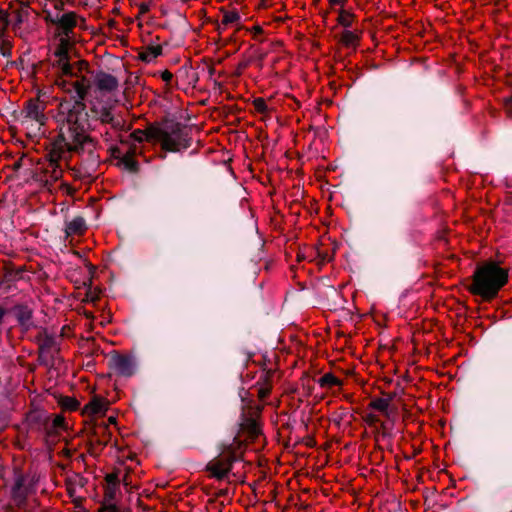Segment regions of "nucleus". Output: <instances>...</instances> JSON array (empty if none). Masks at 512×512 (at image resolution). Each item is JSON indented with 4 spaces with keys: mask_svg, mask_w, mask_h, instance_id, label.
<instances>
[{
    "mask_svg": "<svg viewBox=\"0 0 512 512\" xmlns=\"http://www.w3.org/2000/svg\"><path fill=\"white\" fill-rule=\"evenodd\" d=\"M505 110L508 115L512 119V96L505 101Z\"/></svg>",
    "mask_w": 512,
    "mask_h": 512,
    "instance_id": "nucleus-34",
    "label": "nucleus"
},
{
    "mask_svg": "<svg viewBox=\"0 0 512 512\" xmlns=\"http://www.w3.org/2000/svg\"><path fill=\"white\" fill-rule=\"evenodd\" d=\"M86 316H87L88 318L92 317V316H91V313H86Z\"/></svg>",
    "mask_w": 512,
    "mask_h": 512,
    "instance_id": "nucleus-43",
    "label": "nucleus"
},
{
    "mask_svg": "<svg viewBox=\"0 0 512 512\" xmlns=\"http://www.w3.org/2000/svg\"><path fill=\"white\" fill-rule=\"evenodd\" d=\"M27 496V489L24 487L23 479L18 478L12 489V497L18 503H22Z\"/></svg>",
    "mask_w": 512,
    "mask_h": 512,
    "instance_id": "nucleus-16",
    "label": "nucleus"
},
{
    "mask_svg": "<svg viewBox=\"0 0 512 512\" xmlns=\"http://www.w3.org/2000/svg\"><path fill=\"white\" fill-rule=\"evenodd\" d=\"M331 249H330V252L329 251H322V256H321V259H322V265L325 263V262H330L333 257H334V254H335V251L337 249V243L336 242H331Z\"/></svg>",
    "mask_w": 512,
    "mask_h": 512,
    "instance_id": "nucleus-28",
    "label": "nucleus"
},
{
    "mask_svg": "<svg viewBox=\"0 0 512 512\" xmlns=\"http://www.w3.org/2000/svg\"><path fill=\"white\" fill-rule=\"evenodd\" d=\"M86 230V223L82 217H75L66 223L65 232L67 236L80 235Z\"/></svg>",
    "mask_w": 512,
    "mask_h": 512,
    "instance_id": "nucleus-13",
    "label": "nucleus"
},
{
    "mask_svg": "<svg viewBox=\"0 0 512 512\" xmlns=\"http://www.w3.org/2000/svg\"><path fill=\"white\" fill-rule=\"evenodd\" d=\"M367 421H368V423L372 424V423L377 422V421H378V418H377V416H375V415H369V416H368V420H367Z\"/></svg>",
    "mask_w": 512,
    "mask_h": 512,
    "instance_id": "nucleus-38",
    "label": "nucleus"
},
{
    "mask_svg": "<svg viewBox=\"0 0 512 512\" xmlns=\"http://www.w3.org/2000/svg\"><path fill=\"white\" fill-rule=\"evenodd\" d=\"M83 100L64 98L58 105L55 115L58 136L51 143L48 163L45 167V173L53 181L62 177L63 170L59 162L67 160L70 152H78L85 143L90 141L88 136L89 115Z\"/></svg>",
    "mask_w": 512,
    "mask_h": 512,
    "instance_id": "nucleus-1",
    "label": "nucleus"
},
{
    "mask_svg": "<svg viewBox=\"0 0 512 512\" xmlns=\"http://www.w3.org/2000/svg\"><path fill=\"white\" fill-rule=\"evenodd\" d=\"M94 85L102 93H111L118 88V80L111 74L98 72L94 76Z\"/></svg>",
    "mask_w": 512,
    "mask_h": 512,
    "instance_id": "nucleus-11",
    "label": "nucleus"
},
{
    "mask_svg": "<svg viewBox=\"0 0 512 512\" xmlns=\"http://www.w3.org/2000/svg\"><path fill=\"white\" fill-rule=\"evenodd\" d=\"M14 314L19 323L28 327L30 325L32 313L31 310L24 306H18L14 309Z\"/></svg>",
    "mask_w": 512,
    "mask_h": 512,
    "instance_id": "nucleus-17",
    "label": "nucleus"
},
{
    "mask_svg": "<svg viewBox=\"0 0 512 512\" xmlns=\"http://www.w3.org/2000/svg\"><path fill=\"white\" fill-rule=\"evenodd\" d=\"M325 239H326V238H325V236L322 234V243H321V246H324V245H325V244H324V240H325Z\"/></svg>",
    "mask_w": 512,
    "mask_h": 512,
    "instance_id": "nucleus-41",
    "label": "nucleus"
},
{
    "mask_svg": "<svg viewBox=\"0 0 512 512\" xmlns=\"http://www.w3.org/2000/svg\"><path fill=\"white\" fill-rule=\"evenodd\" d=\"M260 432V428L255 421H250L248 423V431H246V433L250 438H256L260 434Z\"/></svg>",
    "mask_w": 512,
    "mask_h": 512,
    "instance_id": "nucleus-29",
    "label": "nucleus"
},
{
    "mask_svg": "<svg viewBox=\"0 0 512 512\" xmlns=\"http://www.w3.org/2000/svg\"><path fill=\"white\" fill-rule=\"evenodd\" d=\"M254 106L257 111L265 112L267 109L266 102L262 98H257L254 100Z\"/></svg>",
    "mask_w": 512,
    "mask_h": 512,
    "instance_id": "nucleus-31",
    "label": "nucleus"
},
{
    "mask_svg": "<svg viewBox=\"0 0 512 512\" xmlns=\"http://www.w3.org/2000/svg\"><path fill=\"white\" fill-rule=\"evenodd\" d=\"M109 366L122 376H131L134 373V363L132 359L124 355L116 354L111 356Z\"/></svg>",
    "mask_w": 512,
    "mask_h": 512,
    "instance_id": "nucleus-10",
    "label": "nucleus"
},
{
    "mask_svg": "<svg viewBox=\"0 0 512 512\" xmlns=\"http://www.w3.org/2000/svg\"><path fill=\"white\" fill-rule=\"evenodd\" d=\"M259 393H260V397L264 398L269 393V390L268 389H260Z\"/></svg>",
    "mask_w": 512,
    "mask_h": 512,
    "instance_id": "nucleus-39",
    "label": "nucleus"
},
{
    "mask_svg": "<svg viewBox=\"0 0 512 512\" xmlns=\"http://www.w3.org/2000/svg\"><path fill=\"white\" fill-rule=\"evenodd\" d=\"M119 486H106L103 504H116L115 499Z\"/></svg>",
    "mask_w": 512,
    "mask_h": 512,
    "instance_id": "nucleus-24",
    "label": "nucleus"
},
{
    "mask_svg": "<svg viewBox=\"0 0 512 512\" xmlns=\"http://www.w3.org/2000/svg\"><path fill=\"white\" fill-rule=\"evenodd\" d=\"M359 41V35L350 30H344L341 34V42L346 46H353Z\"/></svg>",
    "mask_w": 512,
    "mask_h": 512,
    "instance_id": "nucleus-20",
    "label": "nucleus"
},
{
    "mask_svg": "<svg viewBox=\"0 0 512 512\" xmlns=\"http://www.w3.org/2000/svg\"><path fill=\"white\" fill-rule=\"evenodd\" d=\"M100 512H120L116 504H103Z\"/></svg>",
    "mask_w": 512,
    "mask_h": 512,
    "instance_id": "nucleus-33",
    "label": "nucleus"
},
{
    "mask_svg": "<svg viewBox=\"0 0 512 512\" xmlns=\"http://www.w3.org/2000/svg\"><path fill=\"white\" fill-rule=\"evenodd\" d=\"M369 406L379 412H386L389 407V400L385 398H375L370 402Z\"/></svg>",
    "mask_w": 512,
    "mask_h": 512,
    "instance_id": "nucleus-26",
    "label": "nucleus"
},
{
    "mask_svg": "<svg viewBox=\"0 0 512 512\" xmlns=\"http://www.w3.org/2000/svg\"><path fill=\"white\" fill-rule=\"evenodd\" d=\"M64 406L69 410H76L79 406V403L73 398H67L64 402Z\"/></svg>",
    "mask_w": 512,
    "mask_h": 512,
    "instance_id": "nucleus-32",
    "label": "nucleus"
},
{
    "mask_svg": "<svg viewBox=\"0 0 512 512\" xmlns=\"http://www.w3.org/2000/svg\"><path fill=\"white\" fill-rule=\"evenodd\" d=\"M28 7L24 6L21 9H17L13 11L12 17L14 21V25L19 26L21 25L28 17Z\"/></svg>",
    "mask_w": 512,
    "mask_h": 512,
    "instance_id": "nucleus-23",
    "label": "nucleus"
},
{
    "mask_svg": "<svg viewBox=\"0 0 512 512\" xmlns=\"http://www.w3.org/2000/svg\"><path fill=\"white\" fill-rule=\"evenodd\" d=\"M508 270L494 261H488L477 266L468 291L484 301L490 302L508 282Z\"/></svg>",
    "mask_w": 512,
    "mask_h": 512,
    "instance_id": "nucleus-4",
    "label": "nucleus"
},
{
    "mask_svg": "<svg viewBox=\"0 0 512 512\" xmlns=\"http://www.w3.org/2000/svg\"><path fill=\"white\" fill-rule=\"evenodd\" d=\"M83 100L64 98L58 105L55 115L58 136L51 143L48 163L45 167V173L53 181L62 177L63 170L59 162L67 160L70 152H78L85 143L90 141L88 136L89 115Z\"/></svg>",
    "mask_w": 512,
    "mask_h": 512,
    "instance_id": "nucleus-2",
    "label": "nucleus"
},
{
    "mask_svg": "<svg viewBox=\"0 0 512 512\" xmlns=\"http://www.w3.org/2000/svg\"><path fill=\"white\" fill-rule=\"evenodd\" d=\"M98 299V294L95 291H90L86 295V301L95 302Z\"/></svg>",
    "mask_w": 512,
    "mask_h": 512,
    "instance_id": "nucleus-36",
    "label": "nucleus"
},
{
    "mask_svg": "<svg viewBox=\"0 0 512 512\" xmlns=\"http://www.w3.org/2000/svg\"><path fill=\"white\" fill-rule=\"evenodd\" d=\"M334 13L337 14L336 16V22L345 27H352L354 21H355V14L352 13L350 10H346L345 8H342L341 10H337Z\"/></svg>",
    "mask_w": 512,
    "mask_h": 512,
    "instance_id": "nucleus-15",
    "label": "nucleus"
},
{
    "mask_svg": "<svg viewBox=\"0 0 512 512\" xmlns=\"http://www.w3.org/2000/svg\"><path fill=\"white\" fill-rule=\"evenodd\" d=\"M131 136L137 142H142L144 140L154 142V137L150 135V127H148L146 130H135L132 132Z\"/></svg>",
    "mask_w": 512,
    "mask_h": 512,
    "instance_id": "nucleus-25",
    "label": "nucleus"
},
{
    "mask_svg": "<svg viewBox=\"0 0 512 512\" xmlns=\"http://www.w3.org/2000/svg\"><path fill=\"white\" fill-rule=\"evenodd\" d=\"M49 415L44 411H32L27 415V421L31 426H36L38 429L46 428Z\"/></svg>",
    "mask_w": 512,
    "mask_h": 512,
    "instance_id": "nucleus-14",
    "label": "nucleus"
},
{
    "mask_svg": "<svg viewBox=\"0 0 512 512\" xmlns=\"http://www.w3.org/2000/svg\"><path fill=\"white\" fill-rule=\"evenodd\" d=\"M243 443L237 438H233L230 443L222 445V451L219 457L210 461L207 470L217 479H223L230 472L232 463L237 461L241 455Z\"/></svg>",
    "mask_w": 512,
    "mask_h": 512,
    "instance_id": "nucleus-6",
    "label": "nucleus"
},
{
    "mask_svg": "<svg viewBox=\"0 0 512 512\" xmlns=\"http://www.w3.org/2000/svg\"><path fill=\"white\" fill-rule=\"evenodd\" d=\"M44 110L45 104L43 102L39 99H30L27 101L22 113L26 121H33L40 127L43 126L46 121Z\"/></svg>",
    "mask_w": 512,
    "mask_h": 512,
    "instance_id": "nucleus-9",
    "label": "nucleus"
},
{
    "mask_svg": "<svg viewBox=\"0 0 512 512\" xmlns=\"http://www.w3.org/2000/svg\"><path fill=\"white\" fill-rule=\"evenodd\" d=\"M108 401L99 396H94L85 406L83 409V413L88 416H96L101 415L106 412L108 409Z\"/></svg>",
    "mask_w": 512,
    "mask_h": 512,
    "instance_id": "nucleus-12",
    "label": "nucleus"
},
{
    "mask_svg": "<svg viewBox=\"0 0 512 512\" xmlns=\"http://www.w3.org/2000/svg\"><path fill=\"white\" fill-rule=\"evenodd\" d=\"M150 135L166 151L179 152L190 146L188 131L179 123L166 122L150 126Z\"/></svg>",
    "mask_w": 512,
    "mask_h": 512,
    "instance_id": "nucleus-5",
    "label": "nucleus"
},
{
    "mask_svg": "<svg viewBox=\"0 0 512 512\" xmlns=\"http://www.w3.org/2000/svg\"><path fill=\"white\" fill-rule=\"evenodd\" d=\"M240 21V15L237 11H226L223 14L222 24L227 26L230 24H236Z\"/></svg>",
    "mask_w": 512,
    "mask_h": 512,
    "instance_id": "nucleus-27",
    "label": "nucleus"
},
{
    "mask_svg": "<svg viewBox=\"0 0 512 512\" xmlns=\"http://www.w3.org/2000/svg\"><path fill=\"white\" fill-rule=\"evenodd\" d=\"M321 493L322 495H327L326 490L324 488H322Z\"/></svg>",
    "mask_w": 512,
    "mask_h": 512,
    "instance_id": "nucleus-42",
    "label": "nucleus"
},
{
    "mask_svg": "<svg viewBox=\"0 0 512 512\" xmlns=\"http://www.w3.org/2000/svg\"><path fill=\"white\" fill-rule=\"evenodd\" d=\"M53 344V340L51 338H47L44 343L40 346L41 351H45L49 347H51Z\"/></svg>",
    "mask_w": 512,
    "mask_h": 512,
    "instance_id": "nucleus-37",
    "label": "nucleus"
},
{
    "mask_svg": "<svg viewBox=\"0 0 512 512\" xmlns=\"http://www.w3.org/2000/svg\"><path fill=\"white\" fill-rule=\"evenodd\" d=\"M107 486H119L118 476L115 473L107 474L105 477Z\"/></svg>",
    "mask_w": 512,
    "mask_h": 512,
    "instance_id": "nucleus-30",
    "label": "nucleus"
},
{
    "mask_svg": "<svg viewBox=\"0 0 512 512\" xmlns=\"http://www.w3.org/2000/svg\"><path fill=\"white\" fill-rule=\"evenodd\" d=\"M52 21L58 24L63 34L56 51V55L59 57L60 74L55 83L64 93L70 95V98L84 99L91 86L90 79L84 74L88 64L84 61L71 64L68 61L69 37L72 29L76 26V14L73 12L57 14Z\"/></svg>",
    "mask_w": 512,
    "mask_h": 512,
    "instance_id": "nucleus-3",
    "label": "nucleus"
},
{
    "mask_svg": "<svg viewBox=\"0 0 512 512\" xmlns=\"http://www.w3.org/2000/svg\"><path fill=\"white\" fill-rule=\"evenodd\" d=\"M63 7V2L60 1V0H56L55 1V8L56 9H61Z\"/></svg>",
    "mask_w": 512,
    "mask_h": 512,
    "instance_id": "nucleus-40",
    "label": "nucleus"
},
{
    "mask_svg": "<svg viewBox=\"0 0 512 512\" xmlns=\"http://www.w3.org/2000/svg\"><path fill=\"white\" fill-rule=\"evenodd\" d=\"M65 427V419L61 415H56L52 420H48L45 430L48 433H55L59 429H63Z\"/></svg>",
    "mask_w": 512,
    "mask_h": 512,
    "instance_id": "nucleus-18",
    "label": "nucleus"
},
{
    "mask_svg": "<svg viewBox=\"0 0 512 512\" xmlns=\"http://www.w3.org/2000/svg\"><path fill=\"white\" fill-rule=\"evenodd\" d=\"M328 7L325 13H322V18L328 17L331 13L341 10L346 6L348 0H327Z\"/></svg>",
    "mask_w": 512,
    "mask_h": 512,
    "instance_id": "nucleus-19",
    "label": "nucleus"
},
{
    "mask_svg": "<svg viewBox=\"0 0 512 512\" xmlns=\"http://www.w3.org/2000/svg\"><path fill=\"white\" fill-rule=\"evenodd\" d=\"M161 78L164 82L169 83L173 78V74L168 70H165L161 73Z\"/></svg>",
    "mask_w": 512,
    "mask_h": 512,
    "instance_id": "nucleus-35",
    "label": "nucleus"
},
{
    "mask_svg": "<svg viewBox=\"0 0 512 512\" xmlns=\"http://www.w3.org/2000/svg\"><path fill=\"white\" fill-rule=\"evenodd\" d=\"M120 157L121 163L124 165V167L130 171H136L137 170V162L134 159V156L130 153V151L126 152Z\"/></svg>",
    "mask_w": 512,
    "mask_h": 512,
    "instance_id": "nucleus-22",
    "label": "nucleus"
},
{
    "mask_svg": "<svg viewBox=\"0 0 512 512\" xmlns=\"http://www.w3.org/2000/svg\"><path fill=\"white\" fill-rule=\"evenodd\" d=\"M322 400L326 393L337 395L341 392L343 386L341 371H328L322 373Z\"/></svg>",
    "mask_w": 512,
    "mask_h": 512,
    "instance_id": "nucleus-8",
    "label": "nucleus"
},
{
    "mask_svg": "<svg viewBox=\"0 0 512 512\" xmlns=\"http://www.w3.org/2000/svg\"><path fill=\"white\" fill-rule=\"evenodd\" d=\"M161 54L159 46L149 47L146 51L142 52L140 58L145 62H151Z\"/></svg>",
    "mask_w": 512,
    "mask_h": 512,
    "instance_id": "nucleus-21",
    "label": "nucleus"
},
{
    "mask_svg": "<svg viewBox=\"0 0 512 512\" xmlns=\"http://www.w3.org/2000/svg\"><path fill=\"white\" fill-rule=\"evenodd\" d=\"M92 117L99 120L102 124H109L112 132L106 131V139H111L115 136V133L122 127V120L114 117L111 108L100 104H93L91 107Z\"/></svg>",
    "mask_w": 512,
    "mask_h": 512,
    "instance_id": "nucleus-7",
    "label": "nucleus"
}]
</instances>
